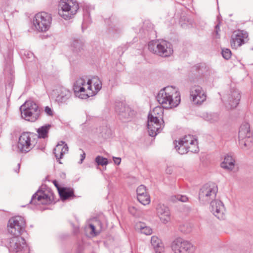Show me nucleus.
<instances>
[{"mask_svg":"<svg viewBox=\"0 0 253 253\" xmlns=\"http://www.w3.org/2000/svg\"><path fill=\"white\" fill-rule=\"evenodd\" d=\"M102 88V82L98 78L92 80L78 79L74 83L73 89L76 97L86 99L96 94Z\"/></svg>","mask_w":253,"mask_h":253,"instance_id":"obj_1","label":"nucleus"},{"mask_svg":"<svg viewBox=\"0 0 253 253\" xmlns=\"http://www.w3.org/2000/svg\"><path fill=\"white\" fill-rule=\"evenodd\" d=\"M156 98L159 103L166 109L175 107L180 102V93L173 86H168L162 89Z\"/></svg>","mask_w":253,"mask_h":253,"instance_id":"obj_2","label":"nucleus"},{"mask_svg":"<svg viewBox=\"0 0 253 253\" xmlns=\"http://www.w3.org/2000/svg\"><path fill=\"white\" fill-rule=\"evenodd\" d=\"M59 15L65 20L72 18L79 8L75 0H61L59 4Z\"/></svg>","mask_w":253,"mask_h":253,"instance_id":"obj_3","label":"nucleus"},{"mask_svg":"<svg viewBox=\"0 0 253 253\" xmlns=\"http://www.w3.org/2000/svg\"><path fill=\"white\" fill-rule=\"evenodd\" d=\"M20 110L22 117L29 121L35 122L38 119L40 114L38 105L32 100L26 101L20 107Z\"/></svg>","mask_w":253,"mask_h":253,"instance_id":"obj_4","label":"nucleus"},{"mask_svg":"<svg viewBox=\"0 0 253 253\" xmlns=\"http://www.w3.org/2000/svg\"><path fill=\"white\" fill-rule=\"evenodd\" d=\"M148 46L151 52L163 57L169 56L173 52L171 44L166 41H151Z\"/></svg>","mask_w":253,"mask_h":253,"instance_id":"obj_5","label":"nucleus"},{"mask_svg":"<svg viewBox=\"0 0 253 253\" xmlns=\"http://www.w3.org/2000/svg\"><path fill=\"white\" fill-rule=\"evenodd\" d=\"M252 135L249 123L245 121L240 126L239 130V144L242 149L247 150L251 147Z\"/></svg>","mask_w":253,"mask_h":253,"instance_id":"obj_6","label":"nucleus"},{"mask_svg":"<svg viewBox=\"0 0 253 253\" xmlns=\"http://www.w3.org/2000/svg\"><path fill=\"white\" fill-rule=\"evenodd\" d=\"M53 193L50 189L40 188L32 197L30 203L37 205H47L53 200Z\"/></svg>","mask_w":253,"mask_h":253,"instance_id":"obj_7","label":"nucleus"},{"mask_svg":"<svg viewBox=\"0 0 253 253\" xmlns=\"http://www.w3.org/2000/svg\"><path fill=\"white\" fill-rule=\"evenodd\" d=\"M52 17L51 14L41 12L36 14L33 20V25L39 32H45L50 27Z\"/></svg>","mask_w":253,"mask_h":253,"instance_id":"obj_8","label":"nucleus"},{"mask_svg":"<svg viewBox=\"0 0 253 253\" xmlns=\"http://www.w3.org/2000/svg\"><path fill=\"white\" fill-rule=\"evenodd\" d=\"M25 221L20 216H16L11 218L8 223L7 228L9 233L13 236H20L25 232Z\"/></svg>","mask_w":253,"mask_h":253,"instance_id":"obj_9","label":"nucleus"},{"mask_svg":"<svg viewBox=\"0 0 253 253\" xmlns=\"http://www.w3.org/2000/svg\"><path fill=\"white\" fill-rule=\"evenodd\" d=\"M55 102L59 106L66 105L72 99L71 90L64 86H58L53 90Z\"/></svg>","mask_w":253,"mask_h":253,"instance_id":"obj_10","label":"nucleus"},{"mask_svg":"<svg viewBox=\"0 0 253 253\" xmlns=\"http://www.w3.org/2000/svg\"><path fill=\"white\" fill-rule=\"evenodd\" d=\"M217 192V187L215 183H207L200 190L199 193V200L205 202H209L214 199Z\"/></svg>","mask_w":253,"mask_h":253,"instance_id":"obj_11","label":"nucleus"},{"mask_svg":"<svg viewBox=\"0 0 253 253\" xmlns=\"http://www.w3.org/2000/svg\"><path fill=\"white\" fill-rule=\"evenodd\" d=\"M171 248L174 253H192L195 250L191 243L180 238L172 242Z\"/></svg>","mask_w":253,"mask_h":253,"instance_id":"obj_12","label":"nucleus"},{"mask_svg":"<svg viewBox=\"0 0 253 253\" xmlns=\"http://www.w3.org/2000/svg\"><path fill=\"white\" fill-rule=\"evenodd\" d=\"M9 250L16 253H29V248L24 238L20 236H14L9 240Z\"/></svg>","mask_w":253,"mask_h":253,"instance_id":"obj_13","label":"nucleus"},{"mask_svg":"<svg viewBox=\"0 0 253 253\" xmlns=\"http://www.w3.org/2000/svg\"><path fill=\"white\" fill-rule=\"evenodd\" d=\"M208 72V69L204 65L195 66L192 68L189 75V80L193 83L202 84L204 82L203 77L206 75Z\"/></svg>","mask_w":253,"mask_h":253,"instance_id":"obj_14","label":"nucleus"},{"mask_svg":"<svg viewBox=\"0 0 253 253\" xmlns=\"http://www.w3.org/2000/svg\"><path fill=\"white\" fill-rule=\"evenodd\" d=\"M115 110L119 119L123 122L129 120L135 114L134 110L123 102H119L115 107Z\"/></svg>","mask_w":253,"mask_h":253,"instance_id":"obj_15","label":"nucleus"},{"mask_svg":"<svg viewBox=\"0 0 253 253\" xmlns=\"http://www.w3.org/2000/svg\"><path fill=\"white\" fill-rule=\"evenodd\" d=\"M248 33L244 30H237L233 32L230 41L231 46L237 49L249 41Z\"/></svg>","mask_w":253,"mask_h":253,"instance_id":"obj_16","label":"nucleus"},{"mask_svg":"<svg viewBox=\"0 0 253 253\" xmlns=\"http://www.w3.org/2000/svg\"><path fill=\"white\" fill-rule=\"evenodd\" d=\"M240 99L241 95L239 90L237 88H232L227 95L225 103L226 107L228 109L235 108L239 104Z\"/></svg>","mask_w":253,"mask_h":253,"instance_id":"obj_17","label":"nucleus"},{"mask_svg":"<svg viewBox=\"0 0 253 253\" xmlns=\"http://www.w3.org/2000/svg\"><path fill=\"white\" fill-rule=\"evenodd\" d=\"M190 97L194 104H201L206 99L205 92L200 85H194L190 89Z\"/></svg>","mask_w":253,"mask_h":253,"instance_id":"obj_18","label":"nucleus"},{"mask_svg":"<svg viewBox=\"0 0 253 253\" xmlns=\"http://www.w3.org/2000/svg\"><path fill=\"white\" fill-rule=\"evenodd\" d=\"M211 211L213 214L220 220L225 218V209L223 203L217 200H214L211 202Z\"/></svg>","mask_w":253,"mask_h":253,"instance_id":"obj_19","label":"nucleus"},{"mask_svg":"<svg viewBox=\"0 0 253 253\" xmlns=\"http://www.w3.org/2000/svg\"><path fill=\"white\" fill-rule=\"evenodd\" d=\"M162 123L160 120H155L148 117L147 127L149 134L151 136L154 137L160 133L164 127V122L162 119Z\"/></svg>","mask_w":253,"mask_h":253,"instance_id":"obj_20","label":"nucleus"},{"mask_svg":"<svg viewBox=\"0 0 253 253\" xmlns=\"http://www.w3.org/2000/svg\"><path fill=\"white\" fill-rule=\"evenodd\" d=\"M17 147L21 152L27 153L32 149L31 137L29 132H24L20 135Z\"/></svg>","mask_w":253,"mask_h":253,"instance_id":"obj_21","label":"nucleus"},{"mask_svg":"<svg viewBox=\"0 0 253 253\" xmlns=\"http://www.w3.org/2000/svg\"><path fill=\"white\" fill-rule=\"evenodd\" d=\"M157 215L164 223L168 222L170 219V212L168 207L164 205L159 204L157 207Z\"/></svg>","mask_w":253,"mask_h":253,"instance_id":"obj_22","label":"nucleus"},{"mask_svg":"<svg viewBox=\"0 0 253 253\" xmlns=\"http://www.w3.org/2000/svg\"><path fill=\"white\" fill-rule=\"evenodd\" d=\"M181 141L190 146V151L192 153H197L199 151L197 146V140L191 135H186L180 139Z\"/></svg>","mask_w":253,"mask_h":253,"instance_id":"obj_23","label":"nucleus"},{"mask_svg":"<svg viewBox=\"0 0 253 253\" xmlns=\"http://www.w3.org/2000/svg\"><path fill=\"white\" fill-rule=\"evenodd\" d=\"M59 194L61 199L65 201L75 197L74 190L70 188L61 187L59 189Z\"/></svg>","mask_w":253,"mask_h":253,"instance_id":"obj_24","label":"nucleus"},{"mask_svg":"<svg viewBox=\"0 0 253 253\" xmlns=\"http://www.w3.org/2000/svg\"><path fill=\"white\" fill-rule=\"evenodd\" d=\"M235 161L232 156L227 155L224 158V161L221 163V167L223 169L232 170L235 166Z\"/></svg>","mask_w":253,"mask_h":253,"instance_id":"obj_25","label":"nucleus"},{"mask_svg":"<svg viewBox=\"0 0 253 253\" xmlns=\"http://www.w3.org/2000/svg\"><path fill=\"white\" fill-rule=\"evenodd\" d=\"M174 144L175 145L174 147L176 150L181 155L186 154L188 152H190V146L184 143L180 140L178 141L175 140L174 142Z\"/></svg>","mask_w":253,"mask_h":253,"instance_id":"obj_26","label":"nucleus"},{"mask_svg":"<svg viewBox=\"0 0 253 253\" xmlns=\"http://www.w3.org/2000/svg\"><path fill=\"white\" fill-rule=\"evenodd\" d=\"M151 243L156 253H162L164 251L163 244L157 237H152Z\"/></svg>","mask_w":253,"mask_h":253,"instance_id":"obj_27","label":"nucleus"},{"mask_svg":"<svg viewBox=\"0 0 253 253\" xmlns=\"http://www.w3.org/2000/svg\"><path fill=\"white\" fill-rule=\"evenodd\" d=\"M51 127V125L47 124L39 127L37 131L39 137L43 139L47 137L48 133Z\"/></svg>","mask_w":253,"mask_h":253,"instance_id":"obj_28","label":"nucleus"},{"mask_svg":"<svg viewBox=\"0 0 253 253\" xmlns=\"http://www.w3.org/2000/svg\"><path fill=\"white\" fill-rule=\"evenodd\" d=\"M163 113V109L160 107H156L153 110V111L150 112L148 114V117L151 118L152 119H155V120H160V119H162L161 118L162 114Z\"/></svg>","mask_w":253,"mask_h":253,"instance_id":"obj_29","label":"nucleus"},{"mask_svg":"<svg viewBox=\"0 0 253 253\" xmlns=\"http://www.w3.org/2000/svg\"><path fill=\"white\" fill-rule=\"evenodd\" d=\"M201 117L205 121L211 123L217 122L219 119V116L217 113H204Z\"/></svg>","mask_w":253,"mask_h":253,"instance_id":"obj_30","label":"nucleus"},{"mask_svg":"<svg viewBox=\"0 0 253 253\" xmlns=\"http://www.w3.org/2000/svg\"><path fill=\"white\" fill-rule=\"evenodd\" d=\"M64 143V141H60L56 146V147L53 150V153L55 155V156L57 160V161L60 163L62 164V163L59 160V155L61 154V152L62 151L61 148L62 145Z\"/></svg>","mask_w":253,"mask_h":253,"instance_id":"obj_31","label":"nucleus"},{"mask_svg":"<svg viewBox=\"0 0 253 253\" xmlns=\"http://www.w3.org/2000/svg\"><path fill=\"white\" fill-rule=\"evenodd\" d=\"M137 200L143 205H148L150 202V197L147 194L137 196Z\"/></svg>","mask_w":253,"mask_h":253,"instance_id":"obj_32","label":"nucleus"},{"mask_svg":"<svg viewBox=\"0 0 253 253\" xmlns=\"http://www.w3.org/2000/svg\"><path fill=\"white\" fill-rule=\"evenodd\" d=\"M193 226L191 223H185L179 227V230L181 232L187 234L191 232L192 230Z\"/></svg>","mask_w":253,"mask_h":253,"instance_id":"obj_33","label":"nucleus"},{"mask_svg":"<svg viewBox=\"0 0 253 253\" xmlns=\"http://www.w3.org/2000/svg\"><path fill=\"white\" fill-rule=\"evenodd\" d=\"M73 47V50L75 52H78L83 49V44L78 40H75L72 43Z\"/></svg>","mask_w":253,"mask_h":253,"instance_id":"obj_34","label":"nucleus"},{"mask_svg":"<svg viewBox=\"0 0 253 253\" xmlns=\"http://www.w3.org/2000/svg\"><path fill=\"white\" fill-rule=\"evenodd\" d=\"M95 162L98 166H106L108 164V161L107 158L98 156L95 159Z\"/></svg>","mask_w":253,"mask_h":253,"instance_id":"obj_35","label":"nucleus"},{"mask_svg":"<svg viewBox=\"0 0 253 253\" xmlns=\"http://www.w3.org/2000/svg\"><path fill=\"white\" fill-rule=\"evenodd\" d=\"M188 198L185 195H177L171 197V200L174 202L179 201L182 202H186L188 201Z\"/></svg>","mask_w":253,"mask_h":253,"instance_id":"obj_36","label":"nucleus"},{"mask_svg":"<svg viewBox=\"0 0 253 253\" xmlns=\"http://www.w3.org/2000/svg\"><path fill=\"white\" fill-rule=\"evenodd\" d=\"M139 227L141 232L142 233L147 235H150L152 234V230L150 227L147 226H143L141 224L140 225Z\"/></svg>","mask_w":253,"mask_h":253,"instance_id":"obj_37","label":"nucleus"},{"mask_svg":"<svg viewBox=\"0 0 253 253\" xmlns=\"http://www.w3.org/2000/svg\"><path fill=\"white\" fill-rule=\"evenodd\" d=\"M222 55L224 59L228 60L231 56V51L229 49L223 48L222 50Z\"/></svg>","mask_w":253,"mask_h":253,"instance_id":"obj_38","label":"nucleus"},{"mask_svg":"<svg viewBox=\"0 0 253 253\" xmlns=\"http://www.w3.org/2000/svg\"><path fill=\"white\" fill-rule=\"evenodd\" d=\"M137 195V196H140L142 195L147 194L146 187L143 185H141L138 186L136 190Z\"/></svg>","mask_w":253,"mask_h":253,"instance_id":"obj_39","label":"nucleus"},{"mask_svg":"<svg viewBox=\"0 0 253 253\" xmlns=\"http://www.w3.org/2000/svg\"><path fill=\"white\" fill-rule=\"evenodd\" d=\"M61 150H62V151L61 152V154L59 155V160L62 159L63 155L67 153L69 151L68 146L67 144L65 142H64V144L62 145V146Z\"/></svg>","mask_w":253,"mask_h":253,"instance_id":"obj_40","label":"nucleus"},{"mask_svg":"<svg viewBox=\"0 0 253 253\" xmlns=\"http://www.w3.org/2000/svg\"><path fill=\"white\" fill-rule=\"evenodd\" d=\"M220 21H218V23L215 26V29L214 31V36L215 38H219L220 35L219 34V32L220 31Z\"/></svg>","mask_w":253,"mask_h":253,"instance_id":"obj_41","label":"nucleus"},{"mask_svg":"<svg viewBox=\"0 0 253 253\" xmlns=\"http://www.w3.org/2000/svg\"><path fill=\"white\" fill-rule=\"evenodd\" d=\"M89 227L91 229L90 234L93 236H96L100 233L101 231L99 230V229H98V231H96L95 230V225L92 224H90L89 225Z\"/></svg>","mask_w":253,"mask_h":253,"instance_id":"obj_42","label":"nucleus"},{"mask_svg":"<svg viewBox=\"0 0 253 253\" xmlns=\"http://www.w3.org/2000/svg\"><path fill=\"white\" fill-rule=\"evenodd\" d=\"M146 27L148 28V31L153 29V25L149 21H145L144 23V28H145Z\"/></svg>","mask_w":253,"mask_h":253,"instance_id":"obj_43","label":"nucleus"},{"mask_svg":"<svg viewBox=\"0 0 253 253\" xmlns=\"http://www.w3.org/2000/svg\"><path fill=\"white\" fill-rule=\"evenodd\" d=\"M24 55L28 59H32L33 58H34V54L29 51H25L24 53Z\"/></svg>","mask_w":253,"mask_h":253,"instance_id":"obj_44","label":"nucleus"},{"mask_svg":"<svg viewBox=\"0 0 253 253\" xmlns=\"http://www.w3.org/2000/svg\"><path fill=\"white\" fill-rule=\"evenodd\" d=\"M44 111L49 116H52L53 115L52 110L48 106L45 107Z\"/></svg>","mask_w":253,"mask_h":253,"instance_id":"obj_45","label":"nucleus"},{"mask_svg":"<svg viewBox=\"0 0 253 253\" xmlns=\"http://www.w3.org/2000/svg\"><path fill=\"white\" fill-rule=\"evenodd\" d=\"M94 222H95V226H97L99 227V230H101L102 229V224L101 223V222L98 220L97 218H95L94 220H93Z\"/></svg>","mask_w":253,"mask_h":253,"instance_id":"obj_46","label":"nucleus"},{"mask_svg":"<svg viewBox=\"0 0 253 253\" xmlns=\"http://www.w3.org/2000/svg\"><path fill=\"white\" fill-rule=\"evenodd\" d=\"M80 150L83 151V154L81 155V160L80 162H79L80 164H82L85 158V153L82 150V149H80Z\"/></svg>","mask_w":253,"mask_h":253,"instance_id":"obj_47","label":"nucleus"},{"mask_svg":"<svg viewBox=\"0 0 253 253\" xmlns=\"http://www.w3.org/2000/svg\"><path fill=\"white\" fill-rule=\"evenodd\" d=\"M113 161L115 164L119 165L121 163V159L118 157H113Z\"/></svg>","mask_w":253,"mask_h":253,"instance_id":"obj_48","label":"nucleus"},{"mask_svg":"<svg viewBox=\"0 0 253 253\" xmlns=\"http://www.w3.org/2000/svg\"><path fill=\"white\" fill-rule=\"evenodd\" d=\"M129 212L132 214L133 215H135L136 214V209L134 207H130L129 208Z\"/></svg>","mask_w":253,"mask_h":253,"instance_id":"obj_49","label":"nucleus"},{"mask_svg":"<svg viewBox=\"0 0 253 253\" xmlns=\"http://www.w3.org/2000/svg\"><path fill=\"white\" fill-rule=\"evenodd\" d=\"M53 183L55 186V187L57 188L58 191H59V189H60L61 187H59L57 181L56 180H54Z\"/></svg>","mask_w":253,"mask_h":253,"instance_id":"obj_50","label":"nucleus"},{"mask_svg":"<svg viewBox=\"0 0 253 253\" xmlns=\"http://www.w3.org/2000/svg\"><path fill=\"white\" fill-rule=\"evenodd\" d=\"M60 176L61 178H62V179H65V177H66V174L64 172H61L60 174Z\"/></svg>","mask_w":253,"mask_h":253,"instance_id":"obj_51","label":"nucleus"},{"mask_svg":"<svg viewBox=\"0 0 253 253\" xmlns=\"http://www.w3.org/2000/svg\"><path fill=\"white\" fill-rule=\"evenodd\" d=\"M20 166V164H18V169L19 168Z\"/></svg>","mask_w":253,"mask_h":253,"instance_id":"obj_52","label":"nucleus"},{"mask_svg":"<svg viewBox=\"0 0 253 253\" xmlns=\"http://www.w3.org/2000/svg\"><path fill=\"white\" fill-rule=\"evenodd\" d=\"M217 19L219 20V16H217Z\"/></svg>","mask_w":253,"mask_h":253,"instance_id":"obj_53","label":"nucleus"},{"mask_svg":"<svg viewBox=\"0 0 253 253\" xmlns=\"http://www.w3.org/2000/svg\"><path fill=\"white\" fill-rule=\"evenodd\" d=\"M192 148H194V146L193 145V146H192Z\"/></svg>","mask_w":253,"mask_h":253,"instance_id":"obj_54","label":"nucleus"}]
</instances>
